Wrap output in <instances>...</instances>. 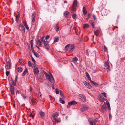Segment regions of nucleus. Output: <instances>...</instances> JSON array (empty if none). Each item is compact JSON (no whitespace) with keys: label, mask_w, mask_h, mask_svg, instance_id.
I'll return each mask as SVG.
<instances>
[{"label":"nucleus","mask_w":125,"mask_h":125,"mask_svg":"<svg viewBox=\"0 0 125 125\" xmlns=\"http://www.w3.org/2000/svg\"><path fill=\"white\" fill-rule=\"evenodd\" d=\"M44 74L46 79L49 81L51 82L53 84L54 80L52 74L50 73V74L49 75L48 73H46V72L44 73Z\"/></svg>","instance_id":"nucleus-1"},{"label":"nucleus","mask_w":125,"mask_h":125,"mask_svg":"<svg viewBox=\"0 0 125 125\" xmlns=\"http://www.w3.org/2000/svg\"><path fill=\"white\" fill-rule=\"evenodd\" d=\"M89 108L85 104H83L81 106V108L80 109L82 111H84L87 110Z\"/></svg>","instance_id":"nucleus-2"},{"label":"nucleus","mask_w":125,"mask_h":125,"mask_svg":"<svg viewBox=\"0 0 125 125\" xmlns=\"http://www.w3.org/2000/svg\"><path fill=\"white\" fill-rule=\"evenodd\" d=\"M10 86V90L12 95H13L14 94V87L11 84L9 83Z\"/></svg>","instance_id":"nucleus-3"},{"label":"nucleus","mask_w":125,"mask_h":125,"mask_svg":"<svg viewBox=\"0 0 125 125\" xmlns=\"http://www.w3.org/2000/svg\"><path fill=\"white\" fill-rule=\"evenodd\" d=\"M80 99L82 101L85 102L86 101V97L83 94H80L79 96Z\"/></svg>","instance_id":"nucleus-4"},{"label":"nucleus","mask_w":125,"mask_h":125,"mask_svg":"<svg viewBox=\"0 0 125 125\" xmlns=\"http://www.w3.org/2000/svg\"><path fill=\"white\" fill-rule=\"evenodd\" d=\"M104 103L105 104L102 105L101 108L102 111L103 112H105L107 110V108L105 104V103Z\"/></svg>","instance_id":"nucleus-5"},{"label":"nucleus","mask_w":125,"mask_h":125,"mask_svg":"<svg viewBox=\"0 0 125 125\" xmlns=\"http://www.w3.org/2000/svg\"><path fill=\"white\" fill-rule=\"evenodd\" d=\"M48 43L49 42L47 40H44V45L46 47V49L47 50L49 49V47L48 44Z\"/></svg>","instance_id":"nucleus-6"},{"label":"nucleus","mask_w":125,"mask_h":125,"mask_svg":"<svg viewBox=\"0 0 125 125\" xmlns=\"http://www.w3.org/2000/svg\"><path fill=\"white\" fill-rule=\"evenodd\" d=\"M84 85L88 88L89 89H91L92 88L90 84L87 83L86 81H84L83 82Z\"/></svg>","instance_id":"nucleus-7"},{"label":"nucleus","mask_w":125,"mask_h":125,"mask_svg":"<svg viewBox=\"0 0 125 125\" xmlns=\"http://www.w3.org/2000/svg\"><path fill=\"white\" fill-rule=\"evenodd\" d=\"M88 121L90 124V125H96L95 122L91 119L89 118L88 119Z\"/></svg>","instance_id":"nucleus-8"},{"label":"nucleus","mask_w":125,"mask_h":125,"mask_svg":"<svg viewBox=\"0 0 125 125\" xmlns=\"http://www.w3.org/2000/svg\"><path fill=\"white\" fill-rule=\"evenodd\" d=\"M77 102L75 101H72L68 103V105L69 106H71L73 105H75L77 104Z\"/></svg>","instance_id":"nucleus-9"},{"label":"nucleus","mask_w":125,"mask_h":125,"mask_svg":"<svg viewBox=\"0 0 125 125\" xmlns=\"http://www.w3.org/2000/svg\"><path fill=\"white\" fill-rule=\"evenodd\" d=\"M39 114L41 115L42 118H44L45 117V114L42 111H40L39 112Z\"/></svg>","instance_id":"nucleus-10"},{"label":"nucleus","mask_w":125,"mask_h":125,"mask_svg":"<svg viewBox=\"0 0 125 125\" xmlns=\"http://www.w3.org/2000/svg\"><path fill=\"white\" fill-rule=\"evenodd\" d=\"M75 47V45L74 44H72L70 46V51H73Z\"/></svg>","instance_id":"nucleus-11"},{"label":"nucleus","mask_w":125,"mask_h":125,"mask_svg":"<svg viewBox=\"0 0 125 125\" xmlns=\"http://www.w3.org/2000/svg\"><path fill=\"white\" fill-rule=\"evenodd\" d=\"M35 12H34L31 16L32 19V22H34L35 21Z\"/></svg>","instance_id":"nucleus-12"},{"label":"nucleus","mask_w":125,"mask_h":125,"mask_svg":"<svg viewBox=\"0 0 125 125\" xmlns=\"http://www.w3.org/2000/svg\"><path fill=\"white\" fill-rule=\"evenodd\" d=\"M53 123L54 125H55L56 123H58L59 121L58 119L57 118H54L53 120Z\"/></svg>","instance_id":"nucleus-13"},{"label":"nucleus","mask_w":125,"mask_h":125,"mask_svg":"<svg viewBox=\"0 0 125 125\" xmlns=\"http://www.w3.org/2000/svg\"><path fill=\"white\" fill-rule=\"evenodd\" d=\"M104 66L106 67H107V69H109L110 67L109 66V63L108 62V61L107 60V61H106L105 63L104 64Z\"/></svg>","instance_id":"nucleus-14"},{"label":"nucleus","mask_w":125,"mask_h":125,"mask_svg":"<svg viewBox=\"0 0 125 125\" xmlns=\"http://www.w3.org/2000/svg\"><path fill=\"white\" fill-rule=\"evenodd\" d=\"M59 113L58 112H55L53 114L52 117L54 118H56L59 116Z\"/></svg>","instance_id":"nucleus-15"},{"label":"nucleus","mask_w":125,"mask_h":125,"mask_svg":"<svg viewBox=\"0 0 125 125\" xmlns=\"http://www.w3.org/2000/svg\"><path fill=\"white\" fill-rule=\"evenodd\" d=\"M34 74H37L39 72V70L37 68H35L33 71Z\"/></svg>","instance_id":"nucleus-16"},{"label":"nucleus","mask_w":125,"mask_h":125,"mask_svg":"<svg viewBox=\"0 0 125 125\" xmlns=\"http://www.w3.org/2000/svg\"><path fill=\"white\" fill-rule=\"evenodd\" d=\"M89 23L91 26L93 28H94V21L92 20H90L89 21Z\"/></svg>","instance_id":"nucleus-17"},{"label":"nucleus","mask_w":125,"mask_h":125,"mask_svg":"<svg viewBox=\"0 0 125 125\" xmlns=\"http://www.w3.org/2000/svg\"><path fill=\"white\" fill-rule=\"evenodd\" d=\"M85 74L88 79L91 81V78L88 73L87 72H86Z\"/></svg>","instance_id":"nucleus-18"},{"label":"nucleus","mask_w":125,"mask_h":125,"mask_svg":"<svg viewBox=\"0 0 125 125\" xmlns=\"http://www.w3.org/2000/svg\"><path fill=\"white\" fill-rule=\"evenodd\" d=\"M36 103V102L35 100L31 99V101L30 103L32 105H34Z\"/></svg>","instance_id":"nucleus-19"},{"label":"nucleus","mask_w":125,"mask_h":125,"mask_svg":"<svg viewBox=\"0 0 125 125\" xmlns=\"http://www.w3.org/2000/svg\"><path fill=\"white\" fill-rule=\"evenodd\" d=\"M94 85L97 87H98L99 86V84L97 83L94 82V81H92V80L90 81Z\"/></svg>","instance_id":"nucleus-20"},{"label":"nucleus","mask_w":125,"mask_h":125,"mask_svg":"<svg viewBox=\"0 0 125 125\" xmlns=\"http://www.w3.org/2000/svg\"><path fill=\"white\" fill-rule=\"evenodd\" d=\"M60 94L61 97L63 98H65V97L62 91H60Z\"/></svg>","instance_id":"nucleus-21"},{"label":"nucleus","mask_w":125,"mask_h":125,"mask_svg":"<svg viewBox=\"0 0 125 125\" xmlns=\"http://www.w3.org/2000/svg\"><path fill=\"white\" fill-rule=\"evenodd\" d=\"M69 12L68 11H66L64 13V15L65 17H67L69 14Z\"/></svg>","instance_id":"nucleus-22"},{"label":"nucleus","mask_w":125,"mask_h":125,"mask_svg":"<svg viewBox=\"0 0 125 125\" xmlns=\"http://www.w3.org/2000/svg\"><path fill=\"white\" fill-rule=\"evenodd\" d=\"M28 72V69L27 68L25 69V70L23 71L22 73V76H24L27 72Z\"/></svg>","instance_id":"nucleus-23"},{"label":"nucleus","mask_w":125,"mask_h":125,"mask_svg":"<svg viewBox=\"0 0 125 125\" xmlns=\"http://www.w3.org/2000/svg\"><path fill=\"white\" fill-rule=\"evenodd\" d=\"M83 12L84 15H86L87 13V11L84 7H83Z\"/></svg>","instance_id":"nucleus-24"},{"label":"nucleus","mask_w":125,"mask_h":125,"mask_svg":"<svg viewBox=\"0 0 125 125\" xmlns=\"http://www.w3.org/2000/svg\"><path fill=\"white\" fill-rule=\"evenodd\" d=\"M24 24L25 27L27 30H28L29 29V27L28 26L27 24L26 23V21L23 22Z\"/></svg>","instance_id":"nucleus-25"},{"label":"nucleus","mask_w":125,"mask_h":125,"mask_svg":"<svg viewBox=\"0 0 125 125\" xmlns=\"http://www.w3.org/2000/svg\"><path fill=\"white\" fill-rule=\"evenodd\" d=\"M77 1L76 0H75L72 6L74 7H76L77 6Z\"/></svg>","instance_id":"nucleus-26"},{"label":"nucleus","mask_w":125,"mask_h":125,"mask_svg":"<svg viewBox=\"0 0 125 125\" xmlns=\"http://www.w3.org/2000/svg\"><path fill=\"white\" fill-rule=\"evenodd\" d=\"M22 68L21 67H19L17 68V71L19 72H21L22 71Z\"/></svg>","instance_id":"nucleus-27"},{"label":"nucleus","mask_w":125,"mask_h":125,"mask_svg":"<svg viewBox=\"0 0 125 125\" xmlns=\"http://www.w3.org/2000/svg\"><path fill=\"white\" fill-rule=\"evenodd\" d=\"M59 38L58 37H56L54 38V42H58L59 40Z\"/></svg>","instance_id":"nucleus-28"},{"label":"nucleus","mask_w":125,"mask_h":125,"mask_svg":"<svg viewBox=\"0 0 125 125\" xmlns=\"http://www.w3.org/2000/svg\"><path fill=\"white\" fill-rule=\"evenodd\" d=\"M75 7H73L72 6V7L71 8V10L73 11V13H74L75 12L76 9Z\"/></svg>","instance_id":"nucleus-29"},{"label":"nucleus","mask_w":125,"mask_h":125,"mask_svg":"<svg viewBox=\"0 0 125 125\" xmlns=\"http://www.w3.org/2000/svg\"><path fill=\"white\" fill-rule=\"evenodd\" d=\"M41 42L42 41H40L39 39H38L37 40V44L39 45L40 47H41Z\"/></svg>","instance_id":"nucleus-30"},{"label":"nucleus","mask_w":125,"mask_h":125,"mask_svg":"<svg viewBox=\"0 0 125 125\" xmlns=\"http://www.w3.org/2000/svg\"><path fill=\"white\" fill-rule=\"evenodd\" d=\"M10 63L9 62H7V66L8 68H10Z\"/></svg>","instance_id":"nucleus-31"},{"label":"nucleus","mask_w":125,"mask_h":125,"mask_svg":"<svg viewBox=\"0 0 125 125\" xmlns=\"http://www.w3.org/2000/svg\"><path fill=\"white\" fill-rule=\"evenodd\" d=\"M41 94L40 92H39L38 94V98L40 99H41L42 98L41 97Z\"/></svg>","instance_id":"nucleus-32"},{"label":"nucleus","mask_w":125,"mask_h":125,"mask_svg":"<svg viewBox=\"0 0 125 125\" xmlns=\"http://www.w3.org/2000/svg\"><path fill=\"white\" fill-rule=\"evenodd\" d=\"M55 27L56 28V31H58L59 30L58 23H57L55 25Z\"/></svg>","instance_id":"nucleus-33"},{"label":"nucleus","mask_w":125,"mask_h":125,"mask_svg":"<svg viewBox=\"0 0 125 125\" xmlns=\"http://www.w3.org/2000/svg\"><path fill=\"white\" fill-rule=\"evenodd\" d=\"M12 85H13V86H15L16 85V82H15L14 81L13 79L12 80Z\"/></svg>","instance_id":"nucleus-34"},{"label":"nucleus","mask_w":125,"mask_h":125,"mask_svg":"<svg viewBox=\"0 0 125 125\" xmlns=\"http://www.w3.org/2000/svg\"><path fill=\"white\" fill-rule=\"evenodd\" d=\"M59 101L62 104H64L65 103V102L61 98H60V99Z\"/></svg>","instance_id":"nucleus-35"},{"label":"nucleus","mask_w":125,"mask_h":125,"mask_svg":"<svg viewBox=\"0 0 125 125\" xmlns=\"http://www.w3.org/2000/svg\"><path fill=\"white\" fill-rule=\"evenodd\" d=\"M33 53L34 54L36 57H39V55L38 53L36 52H35L34 51H33Z\"/></svg>","instance_id":"nucleus-36"},{"label":"nucleus","mask_w":125,"mask_h":125,"mask_svg":"<svg viewBox=\"0 0 125 125\" xmlns=\"http://www.w3.org/2000/svg\"><path fill=\"white\" fill-rule=\"evenodd\" d=\"M89 27L88 24H84V28H88Z\"/></svg>","instance_id":"nucleus-37"},{"label":"nucleus","mask_w":125,"mask_h":125,"mask_svg":"<svg viewBox=\"0 0 125 125\" xmlns=\"http://www.w3.org/2000/svg\"><path fill=\"white\" fill-rule=\"evenodd\" d=\"M23 24L22 23L19 26V30H21V29H20V28H21V27H23Z\"/></svg>","instance_id":"nucleus-38"},{"label":"nucleus","mask_w":125,"mask_h":125,"mask_svg":"<svg viewBox=\"0 0 125 125\" xmlns=\"http://www.w3.org/2000/svg\"><path fill=\"white\" fill-rule=\"evenodd\" d=\"M96 124L97 122H100V120H99L97 118H96L94 119V121Z\"/></svg>","instance_id":"nucleus-39"},{"label":"nucleus","mask_w":125,"mask_h":125,"mask_svg":"<svg viewBox=\"0 0 125 125\" xmlns=\"http://www.w3.org/2000/svg\"><path fill=\"white\" fill-rule=\"evenodd\" d=\"M70 44H68L66 45V46L65 47V49L68 50V48L70 47Z\"/></svg>","instance_id":"nucleus-40"},{"label":"nucleus","mask_w":125,"mask_h":125,"mask_svg":"<svg viewBox=\"0 0 125 125\" xmlns=\"http://www.w3.org/2000/svg\"><path fill=\"white\" fill-rule=\"evenodd\" d=\"M21 95L24 99H25L26 98V96L24 94H22Z\"/></svg>","instance_id":"nucleus-41"},{"label":"nucleus","mask_w":125,"mask_h":125,"mask_svg":"<svg viewBox=\"0 0 125 125\" xmlns=\"http://www.w3.org/2000/svg\"><path fill=\"white\" fill-rule=\"evenodd\" d=\"M101 94L103 95V96L105 97L106 96V94L104 92L101 93Z\"/></svg>","instance_id":"nucleus-42"},{"label":"nucleus","mask_w":125,"mask_h":125,"mask_svg":"<svg viewBox=\"0 0 125 125\" xmlns=\"http://www.w3.org/2000/svg\"><path fill=\"white\" fill-rule=\"evenodd\" d=\"M33 41L32 40H31L30 42V43L31 44V46L32 48L33 47Z\"/></svg>","instance_id":"nucleus-43"},{"label":"nucleus","mask_w":125,"mask_h":125,"mask_svg":"<svg viewBox=\"0 0 125 125\" xmlns=\"http://www.w3.org/2000/svg\"><path fill=\"white\" fill-rule=\"evenodd\" d=\"M73 60L75 62H77L78 60L77 58L76 57H74L73 59Z\"/></svg>","instance_id":"nucleus-44"},{"label":"nucleus","mask_w":125,"mask_h":125,"mask_svg":"<svg viewBox=\"0 0 125 125\" xmlns=\"http://www.w3.org/2000/svg\"><path fill=\"white\" fill-rule=\"evenodd\" d=\"M108 103L107 104V106L109 110H110L111 109V108H110V106L109 103L108 102Z\"/></svg>","instance_id":"nucleus-45"},{"label":"nucleus","mask_w":125,"mask_h":125,"mask_svg":"<svg viewBox=\"0 0 125 125\" xmlns=\"http://www.w3.org/2000/svg\"><path fill=\"white\" fill-rule=\"evenodd\" d=\"M28 65L29 66L31 67L32 66V63L30 61H29L28 62Z\"/></svg>","instance_id":"nucleus-46"},{"label":"nucleus","mask_w":125,"mask_h":125,"mask_svg":"<svg viewBox=\"0 0 125 125\" xmlns=\"http://www.w3.org/2000/svg\"><path fill=\"white\" fill-rule=\"evenodd\" d=\"M31 59L32 61L33 62L34 64L36 63V61L34 58L32 56H31Z\"/></svg>","instance_id":"nucleus-47"},{"label":"nucleus","mask_w":125,"mask_h":125,"mask_svg":"<svg viewBox=\"0 0 125 125\" xmlns=\"http://www.w3.org/2000/svg\"><path fill=\"white\" fill-rule=\"evenodd\" d=\"M76 14H73L72 15V17L73 19H75L76 18Z\"/></svg>","instance_id":"nucleus-48"},{"label":"nucleus","mask_w":125,"mask_h":125,"mask_svg":"<svg viewBox=\"0 0 125 125\" xmlns=\"http://www.w3.org/2000/svg\"><path fill=\"white\" fill-rule=\"evenodd\" d=\"M55 91L56 92V94H58L59 93V91L58 89L56 88L55 89Z\"/></svg>","instance_id":"nucleus-49"},{"label":"nucleus","mask_w":125,"mask_h":125,"mask_svg":"<svg viewBox=\"0 0 125 125\" xmlns=\"http://www.w3.org/2000/svg\"><path fill=\"white\" fill-rule=\"evenodd\" d=\"M98 30L94 32V33L96 36H97L98 35Z\"/></svg>","instance_id":"nucleus-50"},{"label":"nucleus","mask_w":125,"mask_h":125,"mask_svg":"<svg viewBox=\"0 0 125 125\" xmlns=\"http://www.w3.org/2000/svg\"><path fill=\"white\" fill-rule=\"evenodd\" d=\"M93 18L94 19V20H97V19L96 18V17L95 16V15L93 14L92 16Z\"/></svg>","instance_id":"nucleus-51"},{"label":"nucleus","mask_w":125,"mask_h":125,"mask_svg":"<svg viewBox=\"0 0 125 125\" xmlns=\"http://www.w3.org/2000/svg\"><path fill=\"white\" fill-rule=\"evenodd\" d=\"M29 116L30 117H32V118H33V119L34 117V115H32V114L31 113V114L29 115Z\"/></svg>","instance_id":"nucleus-52"},{"label":"nucleus","mask_w":125,"mask_h":125,"mask_svg":"<svg viewBox=\"0 0 125 125\" xmlns=\"http://www.w3.org/2000/svg\"><path fill=\"white\" fill-rule=\"evenodd\" d=\"M90 16H91V13H88V17L86 18V19L87 20H88V19L90 18Z\"/></svg>","instance_id":"nucleus-53"},{"label":"nucleus","mask_w":125,"mask_h":125,"mask_svg":"<svg viewBox=\"0 0 125 125\" xmlns=\"http://www.w3.org/2000/svg\"><path fill=\"white\" fill-rule=\"evenodd\" d=\"M9 71H7L6 72V75L7 76H8L9 75Z\"/></svg>","instance_id":"nucleus-54"},{"label":"nucleus","mask_w":125,"mask_h":125,"mask_svg":"<svg viewBox=\"0 0 125 125\" xmlns=\"http://www.w3.org/2000/svg\"><path fill=\"white\" fill-rule=\"evenodd\" d=\"M44 36H42L41 38V41H43V40L44 39Z\"/></svg>","instance_id":"nucleus-55"},{"label":"nucleus","mask_w":125,"mask_h":125,"mask_svg":"<svg viewBox=\"0 0 125 125\" xmlns=\"http://www.w3.org/2000/svg\"><path fill=\"white\" fill-rule=\"evenodd\" d=\"M50 37V36L49 35H47L46 37V40H47Z\"/></svg>","instance_id":"nucleus-56"},{"label":"nucleus","mask_w":125,"mask_h":125,"mask_svg":"<svg viewBox=\"0 0 125 125\" xmlns=\"http://www.w3.org/2000/svg\"><path fill=\"white\" fill-rule=\"evenodd\" d=\"M104 50L105 51H106L107 50V48L105 46H104Z\"/></svg>","instance_id":"nucleus-57"},{"label":"nucleus","mask_w":125,"mask_h":125,"mask_svg":"<svg viewBox=\"0 0 125 125\" xmlns=\"http://www.w3.org/2000/svg\"><path fill=\"white\" fill-rule=\"evenodd\" d=\"M22 61L21 59H20L18 61V62L20 63H22Z\"/></svg>","instance_id":"nucleus-58"},{"label":"nucleus","mask_w":125,"mask_h":125,"mask_svg":"<svg viewBox=\"0 0 125 125\" xmlns=\"http://www.w3.org/2000/svg\"><path fill=\"white\" fill-rule=\"evenodd\" d=\"M17 75H16L15 79V82H16L17 81Z\"/></svg>","instance_id":"nucleus-59"},{"label":"nucleus","mask_w":125,"mask_h":125,"mask_svg":"<svg viewBox=\"0 0 125 125\" xmlns=\"http://www.w3.org/2000/svg\"><path fill=\"white\" fill-rule=\"evenodd\" d=\"M20 16L19 14H17V15L16 16V18H19V17Z\"/></svg>","instance_id":"nucleus-60"},{"label":"nucleus","mask_w":125,"mask_h":125,"mask_svg":"<svg viewBox=\"0 0 125 125\" xmlns=\"http://www.w3.org/2000/svg\"><path fill=\"white\" fill-rule=\"evenodd\" d=\"M19 18H16V21L17 22H18V21Z\"/></svg>","instance_id":"nucleus-61"},{"label":"nucleus","mask_w":125,"mask_h":125,"mask_svg":"<svg viewBox=\"0 0 125 125\" xmlns=\"http://www.w3.org/2000/svg\"><path fill=\"white\" fill-rule=\"evenodd\" d=\"M49 98L51 99H52V97L51 95H49Z\"/></svg>","instance_id":"nucleus-62"},{"label":"nucleus","mask_w":125,"mask_h":125,"mask_svg":"<svg viewBox=\"0 0 125 125\" xmlns=\"http://www.w3.org/2000/svg\"><path fill=\"white\" fill-rule=\"evenodd\" d=\"M112 117V116L110 114H109V119H110Z\"/></svg>","instance_id":"nucleus-63"},{"label":"nucleus","mask_w":125,"mask_h":125,"mask_svg":"<svg viewBox=\"0 0 125 125\" xmlns=\"http://www.w3.org/2000/svg\"><path fill=\"white\" fill-rule=\"evenodd\" d=\"M32 87H31L30 88V91L31 92L32 91Z\"/></svg>","instance_id":"nucleus-64"}]
</instances>
